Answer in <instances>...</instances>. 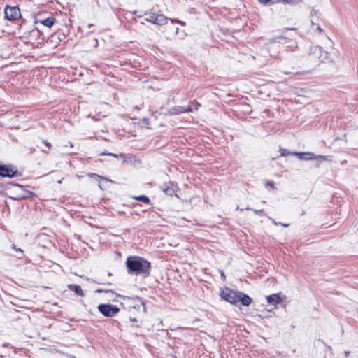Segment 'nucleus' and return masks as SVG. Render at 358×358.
Here are the masks:
<instances>
[{"label": "nucleus", "mask_w": 358, "mask_h": 358, "mask_svg": "<svg viewBox=\"0 0 358 358\" xmlns=\"http://www.w3.org/2000/svg\"><path fill=\"white\" fill-rule=\"evenodd\" d=\"M328 55H329L328 52L323 50V53L318 55V59L320 62H324L325 60H327L328 59Z\"/></svg>", "instance_id": "obj_17"}, {"label": "nucleus", "mask_w": 358, "mask_h": 358, "mask_svg": "<svg viewBox=\"0 0 358 358\" xmlns=\"http://www.w3.org/2000/svg\"><path fill=\"white\" fill-rule=\"evenodd\" d=\"M266 186L268 185V186H271V187H273V184L272 182H268L266 183Z\"/></svg>", "instance_id": "obj_29"}, {"label": "nucleus", "mask_w": 358, "mask_h": 358, "mask_svg": "<svg viewBox=\"0 0 358 358\" xmlns=\"http://www.w3.org/2000/svg\"><path fill=\"white\" fill-rule=\"evenodd\" d=\"M344 353H345V357H348L349 353H350V352L349 351H345Z\"/></svg>", "instance_id": "obj_31"}, {"label": "nucleus", "mask_w": 358, "mask_h": 358, "mask_svg": "<svg viewBox=\"0 0 358 358\" xmlns=\"http://www.w3.org/2000/svg\"><path fill=\"white\" fill-rule=\"evenodd\" d=\"M56 22V20L53 17H48L45 19H36L35 21V24H41L43 26L47 27L48 28H51L55 22Z\"/></svg>", "instance_id": "obj_10"}, {"label": "nucleus", "mask_w": 358, "mask_h": 358, "mask_svg": "<svg viewBox=\"0 0 358 358\" xmlns=\"http://www.w3.org/2000/svg\"><path fill=\"white\" fill-rule=\"evenodd\" d=\"M237 303L241 302L243 306H248L252 303V299L242 292H238Z\"/></svg>", "instance_id": "obj_9"}, {"label": "nucleus", "mask_w": 358, "mask_h": 358, "mask_svg": "<svg viewBox=\"0 0 358 358\" xmlns=\"http://www.w3.org/2000/svg\"><path fill=\"white\" fill-rule=\"evenodd\" d=\"M148 17L145 19V21L151 22L157 25H164L166 24L168 18L162 14H156L154 13H145Z\"/></svg>", "instance_id": "obj_3"}, {"label": "nucleus", "mask_w": 358, "mask_h": 358, "mask_svg": "<svg viewBox=\"0 0 358 358\" xmlns=\"http://www.w3.org/2000/svg\"><path fill=\"white\" fill-rule=\"evenodd\" d=\"M97 308L103 316L108 317H114L120 312V308L112 304H99Z\"/></svg>", "instance_id": "obj_2"}, {"label": "nucleus", "mask_w": 358, "mask_h": 358, "mask_svg": "<svg viewBox=\"0 0 358 358\" xmlns=\"http://www.w3.org/2000/svg\"><path fill=\"white\" fill-rule=\"evenodd\" d=\"M193 110L190 106L187 107H182L179 106L178 108H173L172 111V114H179L181 113H189L192 112Z\"/></svg>", "instance_id": "obj_14"}, {"label": "nucleus", "mask_w": 358, "mask_h": 358, "mask_svg": "<svg viewBox=\"0 0 358 358\" xmlns=\"http://www.w3.org/2000/svg\"><path fill=\"white\" fill-rule=\"evenodd\" d=\"M273 223L275 224V225H280V222H275L274 220H273Z\"/></svg>", "instance_id": "obj_30"}, {"label": "nucleus", "mask_w": 358, "mask_h": 358, "mask_svg": "<svg viewBox=\"0 0 358 358\" xmlns=\"http://www.w3.org/2000/svg\"><path fill=\"white\" fill-rule=\"evenodd\" d=\"M5 17L8 20H15L20 16V10L17 6H8L5 8Z\"/></svg>", "instance_id": "obj_6"}, {"label": "nucleus", "mask_w": 358, "mask_h": 358, "mask_svg": "<svg viewBox=\"0 0 358 358\" xmlns=\"http://www.w3.org/2000/svg\"><path fill=\"white\" fill-rule=\"evenodd\" d=\"M135 200H137L138 201H141L142 203H146V204H150V199L145 196V195H141V196H134L133 197Z\"/></svg>", "instance_id": "obj_16"}, {"label": "nucleus", "mask_w": 358, "mask_h": 358, "mask_svg": "<svg viewBox=\"0 0 358 358\" xmlns=\"http://www.w3.org/2000/svg\"><path fill=\"white\" fill-rule=\"evenodd\" d=\"M101 155H111V156H114V157H117V155L116 154L110 153V152H103Z\"/></svg>", "instance_id": "obj_25"}, {"label": "nucleus", "mask_w": 358, "mask_h": 358, "mask_svg": "<svg viewBox=\"0 0 358 358\" xmlns=\"http://www.w3.org/2000/svg\"><path fill=\"white\" fill-rule=\"evenodd\" d=\"M67 287L69 290L73 292L78 296H83L85 294L80 285L75 284H69L68 285Z\"/></svg>", "instance_id": "obj_12"}, {"label": "nucleus", "mask_w": 358, "mask_h": 358, "mask_svg": "<svg viewBox=\"0 0 358 358\" xmlns=\"http://www.w3.org/2000/svg\"><path fill=\"white\" fill-rule=\"evenodd\" d=\"M127 272L130 275H141L147 278L150 274V263L138 256H130L126 260Z\"/></svg>", "instance_id": "obj_1"}, {"label": "nucleus", "mask_w": 358, "mask_h": 358, "mask_svg": "<svg viewBox=\"0 0 358 358\" xmlns=\"http://www.w3.org/2000/svg\"><path fill=\"white\" fill-rule=\"evenodd\" d=\"M0 176L2 177L13 178L20 176L21 174L12 165L0 164Z\"/></svg>", "instance_id": "obj_5"}, {"label": "nucleus", "mask_w": 358, "mask_h": 358, "mask_svg": "<svg viewBox=\"0 0 358 358\" xmlns=\"http://www.w3.org/2000/svg\"><path fill=\"white\" fill-rule=\"evenodd\" d=\"M220 294L224 300L231 304H236L237 303L238 292L226 289L225 290H222Z\"/></svg>", "instance_id": "obj_4"}, {"label": "nucleus", "mask_w": 358, "mask_h": 358, "mask_svg": "<svg viewBox=\"0 0 358 358\" xmlns=\"http://www.w3.org/2000/svg\"><path fill=\"white\" fill-rule=\"evenodd\" d=\"M220 275H221V277L222 279H224L225 278V275L224 273V272L222 271H220Z\"/></svg>", "instance_id": "obj_28"}, {"label": "nucleus", "mask_w": 358, "mask_h": 358, "mask_svg": "<svg viewBox=\"0 0 358 358\" xmlns=\"http://www.w3.org/2000/svg\"><path fill=\"white\" fill-rule=\"evenodd\" d=\"M266 301L268 303L275 305L281 301V298L278 294H273L266 296Z\"/></svg>", "instance_id": "obj_11"}, {"label": "nucleus", "mask_w": 358, "mask_h": 358, "mask_svg": "<svg viewBox=\"0 0 358 358\" xmlns=\"http://www.w3.org/2000/svg\"><path fill=\"white\" fill-rule=\"evenodd\" d=\"M20 199V197H15V198H13V199H15V200Z\"/></svg>", "instance_id": "obj_35"}, {"label": "nucleus", "mask_w": 358, "mask_h": 358, "mask_svg": "<svg viewBox=\"0 0 358 358\" xmlns=\"http://www.w3.org/2000/svg\"><path fill=\"white\" fill-rule=\"evenodd\" d=\"M317 29H318V30H319L320 31H322V29L320 27H319Z\"/></svg>", "instance_id": "obj_36"}, {"label": "nucleus", "mask_w": 358, "mask_h": 358, "mask_svg": "<svg viewBox=\"0 0 358 358\" xmlns=\"http://www.w3.org/2000/svg\"><path fill=\"white\" fill-rule=\"evenodd\" d=\"M323 53V50L320 46H313L310 48V55L318 59V55Z\"/></svg>", "instance_id": "obj_13"}, {"label": "nucleus", "mask_w": 358, "mask_h": 358, "mask_svg": "<svg viewBox=\"0 0 358 358\" xmlns=\"http://www.w3.org/2000/svg\"><path fill=\"white\" fill-rule=\"evenodd\" d=\"M130 320L131 322H136V318H130Z\"/></svg>", "instance_id": "obj_32"}, {"label": "nucleus", "mask_w": 358, "mask_h": 358, "mask_svg": "<svg viewBox=\"0 0 358 358\" xmlns=\"http://www.w3.org/2000/svg\"><path fill=\"white\" fill-rule=\"evenodd\" d=\"M171 20V24L169 25L167 28H168L169 30L174 31L175 34H177L178 31V27H175L173 26V23L174 22H176L177 23L180 24L182 26H184L185 24V23L184 22H182V21L178 20Z\"/></svg>", "instance_id": "obj_15"}, {"label": "nucleus", "mask_w": 358, "mask_h": 358, "mask_svg": "<svg viewBox=\"0 0 358 358\" xmlns=\"http://www.w3.org/2000/svg\"><path fill=\"white\" fill-rule=\"evenodd\" d=\"M12 248L20 253V255L18 256L19 259H22L23 257L24 254H23V250H21L20 248H16V247H15V245L14 244L12 245Z\"/></svg>", "instance_id": "obj_21"}, {"label": "nucleus", "mask_w": 358, "mask_h": 358, "mask_svg": "<svg viewBox=\"0 0 358 358\" xmlns=\"http://www.w3.org/2000/svg\"><path fill=\"white\" fill-rule=\"evenodd\" d=\"M357 313H358V310H357Z\"/></svg>", "instance_id": "obj_37"}, {"label": "nucleus", "mask_w": 358, "mask_h": 358, "mask_svg": "<svg viewBox=\"0 0 358 358\" xmlns=\"http://www.w3.org/2000/svg\"><path fill=\"white\" fill-rule=\"evenodd\" d=\"M282 38L286 39V38H287V37L286 36H284L283 34H282L281 36H278L273 38H271L270 41L271 42H280V40L282 39Z\"/></svg>", "instance_id": "obj_18"}, {"label": "nucleus", "mask_w": 358, "mask_h": 358, "mask_svg": "<svg viewBox=\"0 0 358 358\" xmlns=\"http://www.w3.org/2000/svg\"><path fill=\"white\" fill-rule=\"evenodd\" d=\"M159 188L166 194L169 196H173V194H176L178 189V186L173 182L169 181L162 184Z\"/></svg>", "instance_id": "obj_7"}, {"label": "nucleus", "mask_w": 358, "mask_h": 358, "mask_svg": "<svg viewBox=\"0 0 358 358\" xmlns=\"http://www.w3.org/2000/svg\"><path fill=\"white\" fill-rule=\"evenodd\" d=\"M284 2L290 4H294L298 2L299 0H282Z\"/></svg>", "instance_id": "obj_22"}, {"label": "nucleus", "mask_w": 358, "mask_h": 358, "mask_svg": "<svg viewBox=\"0 0 358 358\" xmlns=\"http://www.w3.org/2000/svg\"><path fill=\"white\" fill-rule=\"evenodd\" d=\"M43 142L44 145L45 146H47L48 150H50L51 148L52 145H51V144L50 143H48L47 141H43Z\"/></svg>", "instance_id": "obj_24"}, {"label": "nucleus", "mask_w": 358, "mask_h": 358, "mask_svg": "<svg viewBox=\"0 0 358 358\" xmlns=\"http://www.w3.org/2000/svg\"><path fill=\"white\" fill-rule=\"evenodd\" d=\"M261 3H266L269 2L271 0H258Z\"/></svg>", "instance_id": "obj_26"}, {"label": "nucleus", "mask_w": 358, "mask_h": 358, "mask_svg": "<svg viewBox=\"0 0 358 358\" xmlns=\"http://www.w3.org/2000/svg\"><path fill=\"white\" fill-rule=\"evenodd\" d=\"M294 155L298 156L299 158L301 160H310L317 158H324L323 156H315V154L312 152H294Z\"/></svg>", "instance_id": "obj_8"}, {"label": "nucleus", "mask_w": 358, "mask_h": 358, "mask_svg": "<svg viewBox=\"0 0 358 358\" xmlns=\"http://www.w3.org/2000/svg\"><path fill=\"white\" fill-rule=\"evenodd\" d=\"M280 156H287L289 155H294V152H289L287 149H282V148L280 149Z\"/></svg>", "instance_id": "obj_20"}, {"label": "nucleus", "mask_w": 358, "mask_h": 358, "mask_svg": "<svg viewBox=\"0 0 358 358\" xmlns=\"http://www.w3.org/2000/svg\"><path fill=\"white\" fill-rule=\"evenodd\" d=\"M103 292V291L102 289H97V290H96V292H98V293H101V292Z\"/></svg>", "instance_id": "obj_33"}, {"label": "nucleus", "mask_w": 358, "mask_h": 358, "mask_svg": "<svg viewBox=\"0 0 358 358\" xmlns=\"http://www.w3.org/2000/svg\"><path fill=\"white\" fill-rule=\"evenodd\" d=\"M279 224H280V225H281V226H282L284 227H287L288 226H289V224H285V223H281V222L279 223Z\"/></svg>", "instance_id": "obj_27"}, {"label": "nucleus", "mask_w": 358, "mask_h": 358, "mask_svg": "<svg viewBox=\"0 0 358 358\" xmlns=\"http://www.w3.org/2000/svg\"><path fill=\"white\" fill-rule=\"evenodd\" d=\"M296 47H297V45H296V41H293V42H292V44L290 46L287 47V48H289V49H290V50H294V48H296Z\"/></svg>", "instance_id": "obj_23"}, {"label": "nucleus", "mask_w": 358, "mask_h": 358, "mask_svg": "<svg viewBox=\"0 0 358 358\" xmlns=\"http://www.w3.org/2000/svg\"><path fill=\"white\" fill-rule=\"evenodd\" d=\"M246 210H252L255 214L258 215H265V212L264 210L261 209V210H256V209H252L250 208H246Z\"/></svg>", "instance_id": "obj_19"}, {"label": "nucleus", "mask_w": 358, "mask_h": 358, "mask_svg": "<svg viewBox=\"0 0 358 358\" xmlns=\"http://www.w3.org/2000/svg\"><path fill=\"white\" fill-rule=\"evenodd\" d=\"M14 185L16 186V187H22V185H18V184H15Z\"/></svg>", "instance_id": "obj_34"}]
</instances>
